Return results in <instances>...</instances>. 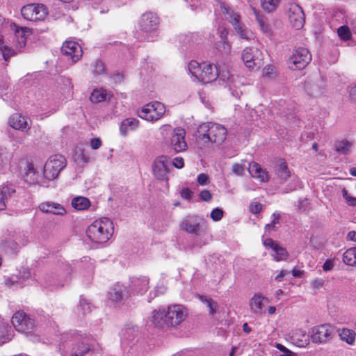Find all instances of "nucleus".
<instances>
[{"instance_id": "1", "label": "nucleus", "mask_w": 356, "mask_h": 356, "mask_svg": "<svg viewBox=\"0 0 356 356\" xmlns=\"http://www.w3.org/2000/svg\"><path fill=\"white\" fill-rule=\"evenodd\" d=\"M227 136V129L221 124L207 122L197 130V143L200 148L209 147L211 144H222Z\"/></svg>"}, {"instance_id": "2", "label": "nucleus", "mask_w": 356, "mask_h": 356, "mask_svg": "<svg viewBox=\"0 0 356 356\" xmlns=\"http://www.w3.org/2000/svg\"><path fill=\"white\" fill-rule=\"evenodd\" d=\"M114 231L113 222L108 218H100L90 225L86 230L88 238L92 242L104 243L112 236Z\"/></svg>"}, {"instance_id": "3", "label": "nucleus", "mask_w": 356, "mask_h": 356, "mask_svg": "<svg viewBox=\"0 0 356 356\" xmlns=\"http://www.w3.org/2000/svg\"><path fill=\"white\" fill-rule=\"evenodd\" d=\"M190 74L197 81L204 83L216 80L218 76V68L211 64L199 63L195 60H191L188 65Z\"/></svg>"}, {"instance_id": "4", "label": "nucleus", "mask_w": 356, "mask_h": 356, "mask_svg": "<svg viewBox=\"0 0 356 356\" xmlns=\"http://www.w3.org/2000/svg\"><path fill=\"white\" fill-rule=\"evenodd\" d=\"M11 322L17 331L24 332L31 341L33 342L39 341V335L33 332L35 328L34 321L28 317L24 312H16L13 315Z\"/></svg>"}, {"instance_id": "5", "label": "nucleus", "mask_w": 356, "mask_h": 356, "mask_svg": "<svg viewBox=\"0 0 356 356\" xmlns=\"http://www.w3.org/2000/svg\"><path fill=\"white\" fill-rule=\"evenodd\" d=\"M166 111L165 105L158 101H153L138 109L137 115L141 119L154 123L161 120Z\"/></svg>"}, {"instance_id": "6", "label": "nucleus", "mask_w": 356, "mask_h": 356, "mask_svg": "<svg viewBox=\"0 0 356 356\" xmlns=\"http://www.w3.org/2000/svg\"><path fill=\"white\" fill-rule=\"evenodd\" d=\"M311 60L312 55L309 50L306 47L300 46L289 56L287 64L291 70H300L304 69Z\"/></svg>"}, {"instance_id": "7", "label": "nucleus", "mask_w": 356, "mask_h": 356, "mask_svg": "<svg viewBox=\"0 0 356 356\" xmlns=\"http://www.w3.org/2000/svg\"><path fill=\"white\" fill-rule=\"evenodd\" d=\"M66 166V160L60 154L50 156L44 166V176L49 180L58 178L60 171Z\"/></svg>"}, {"instance_id": "8", "label": "nucleus", "mask_w": 356, "mask_h": 356, "mask_svg": "<svg viewBox=\"0 0 356 356\" xmlns=\"http://www.w3.org/2000/svg\"><path fill=\"white\" fill-rule=\"evenodd\" d=\"M168 327H177L181 325L187 318V308L181 304L170 305L166 308Z\"/></svg>"}, {"instance_id": "9", "label": "nucleus", "mask_w": 356, "mask_h": 356, "mask_svg": "<svg viewBox=\"0 0 356 356\" xmlns=\"http://www.w3.org/2000/svg\"><path fill=\"white\" fill-rule=\"evenodd\" d=\"M263 58V53L257 46H248L243 51V61L250 70L259 68Z\"/></svg>"}, {"instance_id": "10", "label": "nucleus", "mask_w": 356, "mask_h": 356, "mask_svg": "<svg viewBox=\"0 0 356 356\" xmlns=\"http://www.w3.org/2000/svg\"><path fill=\"white\" fill-rule=\"evenodd\" d=\"M286 9L290 25L297 30L301 29L305 22V13L301 6L296 3H289Z\"/></svg>"}, {"instance_id": "11", "label": "nucleus", "mask_w": 356, "mask_h": 356, "mask_svg": "<svg viewBox=\"0 0 356 356\" xmlns=\"http://www.w3.org/2000/svg\"><path fill=\"white\" fill-rule=\"evenodd\" d=\"M225 11L227 19L233 26L238 36L249 41L252 33L241 22V17L239 13L228 8H225Z\"/></svg>"}, {"instance_id": "12", "label": "nucleus", "mask_w": 356, "mask_h": 356, "mask_svg": "<svg viewBox=\"0 0 356 356\" xmlns=\"http://www.w3.org/2000/svg\"><path fill=\"white\" fill-rule=\"evenodd\" d=\"M22 15L29 21H42L45 19L48 13L47 8L43 4L31 3L22 7Z\"/></svg>"}, {"instance_id": "13", "label": "nucleus", "mask_w": 356, "mask_h": 356, "mask_svg": "<svg viewBox=\"0 0 356 356\" xmlns=\"http://www.w3.org/2000/svg\"><path fill=\"white\" fill-rule=\"evenodd\" d=\"M334 335V329L330 324L314 326L309 330L312 341L315 343H323L330 340Z\"/></svg>"}, {"instance_id": "14", "label": "nucleus", "mask_w": 356, "mask_h": 356, "mask_svg": "<svg viewBox=\"0 0 356 356\" xmlns=\"http://www.w3.org/2000/svg\"><path fill=\"white\" fill-rule=\"evenodd\" d=\"M180 227L189 234L197 235L204 232L207 229L205 222L197 217H187L181 222Z\"/></svg>"}, {"instance_id": "15", "label": "nucleus", "mask_w": 356, "mask_h": 356, "mask_svg": "<svg viewBox=\"0 0 356 356\" xmlns=\"http://www.w3.org/2000/svg\"><path fill=\"white\" fill-rule=\"evenodd\" d=\"M171 163L165 156L156 158L152 164V171L155 177L159 180H166L170 172Z\"/></svg>"}, {"instance_id": "16", "label": "nucleus", "mask_w": 356, "mask_h": 356, "mask_svg": "<svg viewBox=\"0 0 356 356\" xmlns=\"http://www.w3.org/2000/svg\"><path fill=\"white\" fill-rule=\"evenodd\" d=\"M304 88L310 97H318L323 93L325 83L319 76L309 77L304 83Z\"/></svg>"}, {"instance_id": "17", "label": "nucleus", "mask_w": 356, "mask_h": 356, "mask_svg": "<svg viewBox=\"0 0 356 356\" xmlns=\"http://www.w3.org/2000/svg\"><path fill=\"white\" fill-rule=\"evenodd\" d=\"M159 25L158 16L152 13H146L141 16L139 22L140 30L146 33H151L157 30Z\"/></svg>"}, {"instance_id": "18", "label": "nucleus", "mask_w": 356, "mask_h": 356, "mask_svg": "<svg viewBox=\"0 0 356 356\" xmlns=\"http://www.w3.org/2000/svg\"><path fill=\"white\" fill-rule=\"evenodd\" d=\"M263 244L266 248L271 249L274 252L271 256L276 261H284L288 258L289 254L286 250L272 238L265 239Z\"/></svg>"}, {"instance_id": "19", "label": "nucleus", "mask_w": 356, "mask_h": 356, "mask_svg": "<svg viewBox=\"0 0 356 356\" xmlns=\"http://www.w3.org/2000/svg\"><path fill=\"white\" fill-rule=\"evenodd\" d=\"M186 132L184 129L177 127L174 129L170 138V146L176 152L184 151L186 148L185 141Z\"/></svg>"}, {"instance_id": "20", "label": "nucleus", "mask_w": 356, "mask_h": 356, "mask_svg": "<svg viewBox=\"0 0 356 356\" xmlns=\"http://www.w3.org/2000/svg\"><path fill=\"white\" fill-rule=\"evenodd\" d=\"M268 302V300L267 298L259 293L254 294L249 300V307L251 313L258 316H262L265 302Z\"/></svg>"}, {"instance_id": "21", "label": "nucleus", "mask_w": 356, "mask_h": 356, "mask_svg": "<svg viewBox=\"0 0 356 356\" xmlns=\"http://www.w3.org/2000/svg\"><path fill=\"white\" fill-rule=\"evenodd\" d=\"M128 296L127 288L123 284L117 283L113 285L108 293L109 300L115 302H120Z\"/></svg>"}, {"instance_id": "22", "label": "nucleus", "mask_w": 356, "mask_h": 356, "mask_svg": "<svg viewBox=\"0 0 356 356\" xmlns=\"http://www.w3.org/2000/svg\"><path fill=\"white\" fill-rule=\"evenodd\" d=\"M291 338L292 343L299 348L307 347L309 344L311 339L309 334H307L305 331L300 329L294 330Z\"/></svg>"}, {"instance_id": "23", "label": "nucleus", "mask_w": 356, "mask_h": 356, "mask_svg": "<svg viewBox=\"0 0 356 356\" xmlns=\"http://www.w3.org/2000/svg\"><path fill=\"white\" fill-rule=\"evenodd\" d=\"M39 209L46 213L63 216L66 211L64 207L58 203L54 202H46L39 205Z\"/></svg>"}, {"instance_id": "24", "label": "nucleus", "mask_w": 356, "mask_h": 356, "mask_svg": "<svg viewBox=\"0 0 356 356\" xmlns=\"http://www.w3.org/2000/svg\"><path fill=\"white\" fill-rule=\"evenodd\" d=\"M61 53L73 63L77 62L83 55L81 46H61Z\"/></svg>"}, {"instance_id": "25", "label": "nucleus", "mask_w": 356, "mask_h": 356, "mask_svg": "<svg viewBox=\"0 0 356 356\" xmlns=\"http://www.w3.org/2000/svg\"><path fill=\"white\" fill-rule=\"evenodd\" d=\"M149 284V279L147 277H136L131 280V289L134 293L142 295L148 290Z\"/></svg>"}, {"instance_id": "26", "label": "nucleus", "mask_w": 356, "mask_h": 356, "mask_svg": "<svg viewBox=\"0 0 356 356\" xmlns=\"http://www.w3.org/2000/svg\"><path fill=\"white\" fill-rule=\"evenodd\" d=\"M8 123L13 129L23 132H26L30 129V126L25 118L18 113L11 115L9 118Z\"/></svg>"}, {"instance_id": "27", "label": "nucleus", "mask_w": 356, "mask_h": 356, "mask_svg": "<svg viewBox=\"0 0 356 356\" xmlns=\"http://www.w3.org/2000/svg\"><path fill=\"white\" fill-rule=\"evenodd\" d=\"M248 171L250 175L261 182H267L269 180L268 172L263 170L257 163L252 162L249 165Z\"/></svg>"}, {"instance_id": "28", "label": "nucleus", "mask_w": 356, "mask_h": 356, "mask_svg": "<svg viewBox=\"0 0 356 356\" xmlns=\"http://www.w3.org/2000/svg\"><path fill=\"white\" fill-rule=\"evenodd\" d=\"M167 312L166 309H155L152 312L151 316L149 317V321L155 327L167 326Z\"/></svg>"}, {"instance_id": "29", "label": "nucleus", "mask_w": 356, "mask_h": 356, "mask_svg": "<svg viewBox=\"0 0 356 356\" xmlns=\"http://www.w3.org/2000/svg\"><path fill=\"white\" fill-rule=\"evenodd\" d=\"M275 174L276 178L281 182L286 181L291 176V172L284 160H279L275 166Z\"/></svg>"}, {"instance_id": "30", "label": "nucleus", "mask_w": 356, "mask_h": 356, "mask_svg": "<svg viewBox=\"0 0 356 356\" xmlns=\"http://www.w3.org/2000/svg\"><path fill=\"white\" fill-rule=\"evenodd\" d=\"M252 10L255 16L256 20L258 22L261 31L268 36L271 35L272 30L270 24L268 22V19L264 15L261 13L255 8L252 7Z\"/></svg>"}, {"instance_id": "31", "label": "nucleus", "mask_w": 356, "mask_h": 356, "mask_svg": "<svg viewBox=\"0 0 356 356\" xmlns=\"http://www.w3.org/2000/svg\"><path fill=\"white\" fill-rule=\"evenodd\" d=\"M111 94L103 88H97L90 93V100L92 104H99L110 99Z\"/></svg>"}, {"instance_id": "32", "label": "nucleus", "mask_w": 356, "mask_h": 356, "mask_svg": "<svg viewBox=\"0 0 356 356\" xmlns=\"http://www.w3.org/2000/svg\"><path fill=\"white\" fill-rule=\"evenodd\" d=\"M138 126V120L134 118H127L124 119L121 123L120 131L124 136H126L129 131H134L136 129Z\"/></svg>"}, {"instance_id": "33", "label": "nucleus", "mask_w": 356, "mask_h": 356, "mask_svg": "<svg viewBox=\"0 0 356 356\" xmlns=\"http://www.w3.org/2000/svg\"><path fill=\"white\" fill-rule=\"evenodd\" d=\"M13 26L15 27V35L19 44H25L27 37L31 33V29L27 27L17 26L15 24H13Z\"/></svg>"}, {"instance_id": "34", "label": "nucleus", "mask_w": 356, "mask_h": 356, "mask_svg": "<svg viewBox=\"0 0 356 356\" xmlns=\"http://www.w3.org/2000/svg\"><path fill=\"white\" fill-rule=\"evenodd\" d=\"M72 206L79 211L86 210L90 207V202L87 197L79 196L72 199Z\"/></svg>"}, {"instance_id": "35", "label": "nucleus", "mask_w": 356, "mask_h": 356, "mask_svg": "<svg viewBox=\"0 0 356 356\" xmlns=\"http://www.w3.org/2000/svg\"><path fill=\"white\" fill-rule=\"evenodd\" d=\"M260 6L264 12H275L280 4L281 0H259Z\"/></svg>"}, {"instance_id": "36", "label": "nucleus", "mask_w": 356, "mask_h": 356, "mask_svg": "<svg viewBox=\"0 0 356 356\" xmlns=\"http://www.w3.org/2000/svg\"><path fill=\"white\" fill-rule=\"evenodd\" d=\"M340 339L350 345H353L355 341L356 334L354 330L343 328L339 331Z\"/></svg>"}, {"instance_id": "37", "label": "nucleus", "mask_w": 356, "mask_h": 356, "mask_svg": "<svg viewBox=\"0 0 356 356\" xmlns=\"http://www.w3.org/2000/svg\"><path fill=\"white\" fill-rule=\"evenodd\" d=\"M353 147V143L348 140L337 141L334 144V149L341 154H346L350 152Z\"/></svg>"}, {"instance_id": "38", "label": "nucleus", "mask_w": 356, "mask_h": 356, "mask_svg": "<svg viewBox=\"0 0 356 356\" xmlns=\"http://www.w3.org/2000/svg\"><path fill=\"white\" fill-rule=\"evenodd\" d=\"M93 76L98 78L106 74V68L104 63L101 60H97L90 66Z\"/></svg>"}, {"instance_id": "39", "label": "nucleus", "mask_w": 356, "mask_h": 356, "mask_svg": "<svg viewBox=\"0 0 356 356\" xmlns=\"http://www.w3.org/2000/svg\"><path fill=\"white\" fill-rule=\"evenodd\" d=\"M343 261L348 266H356V247L349 248L343 253Z\"/></svg>"}, {"instance_id": "40", "label": "nucleus", "mask_w": 356, "mask_h": 356, "mask_svg": "<svg viewBox=\"0 0 356 356\" xmlns=\"http://www.w3.org/2000/svg\"><path fill=\"white\" fill-rule=\"evenodd\" d=\"M200 300L204 303L209 310L210 315H214L218 308V303L211 298L205 296H200Z\"/></svg>"}, {"instance_id": "41", "label": "nucleus", "mask_w": 356, "mask_h": 356, "mask_svg": "<svg viewBox=\"0 0 356 356\" xmlns=\"http://www.w3.org/2000/svg\"><path fill=\"white\" fill-rule=\"evenodd\" d=\"M90 350L89 345L85 342L77 343L74 348L71 356H83Z\"/></svg>"}, {"instance_id": "42", "label": "nucleus", "mask_w": 356, "mask_h": 356, "mask_svg": "<svg viewBox=\"0 0 356 356\" xmlns=\"http://www.w3.org/2000/svg\"><path fill=\"white\" fill-rule=\"evenodd\" d=\"M25 177H26V181L29 183L34 184L37 181L36 171L31 163H28L26 165Z\"/></svg>"}, {"instance_id": "43", "label": "nucleus", "mask_w": 356, "mask_h": 356, "mask_svg": "<svg viewBox=\"0 0 356 356\" xmlns=\"http://www.w3.org/2000/svg\"><path fill=\"white\" fill-rule=\"evenodd\" d=\"M337 34L343 41H348L351 39L350 29L348 26L343 25L338 28Z\"/></svg>"}, {"instance_id": "44", "label": "nucleus", "mask_w": 356, "mask_h": 356, "mask_svg": "<svg viewBox=\"0 0 356 356\" xmlns=\"http://www.w3.org/2000/svg\"><path fill=\"white\" fill-rule=\"evenodd\" d=\"M0 53L6 61L8 58L17 54V50L14 49L12 46H0Z\"/></svg>"}, {"instance_id": "45", "label": "nucleus", "mask_w": 356, "mask_h": 356, "mask_svg": "<svg viewBox=\"0 0 356 356\" xmlns=\"http://www.w3.org/2000/svg\"><path fill=\"white\" fill-rule=\"evenodd\" d=\"M263 76L268 79H275L277 74L275 67L271 65L266 66L262 71Z\"/></svg>"}, {"instance_id": "46", "label": "nucleus", "mask_w": 356, "mask_h": 356, "mask_svg": "<svg viewBox=\"0 0 356 356\" xmlns=\"http://www.w3.org/2000/svg\"><path fill=\"white\" fill-rule=\"evenodd\" d=\"M272 218L273 219H272L271 222L266 224L264 227L265 231L266 232H270L275 229L276 225L279 224V222H280V215L279 213H274L272 215Z\"/></svg>"}, {"instance_id": "47", "label": "nucleus", "mask_w": 356, "mask_h": 356, "mask_svg": "<svg viewBox=\"0 0 356 356\" xmlns=\"http://www.w3.org/2000/svg\"><path fill=\"white\" fill-rule=\"evenodd\" d=\"M245 165L243 163H234L232 166V172L236 176L242 177L245 172Z\"/></svg>"}, {"instance_id": "48", "label": "nucleus", "mask_w": 356, "mask_h": 356, "mask_svg": "<svg viewBox=\"0 0 356 356\" xmlns=\"http://www.w3.org/2000/svg\"><path fill=\"white\" fill-rule=\"evenodd\" d=\"M342 195L345 199L346 202L352 207L356 206V197H353L348 193V191L346 188H343L342 190Z\"/></svg>"}, {"instance_id": "49", "label": "nucleus", "mask_w": 356, "mask_h": 356, "mask_svg": "<svg viewBox=\"0 0 356 356\" xmlns=\"http://www.w3.org/2000/svg\"><path fill=\"white\" fill-rule=\"evenodd\" d=\"M78 309L81 311L83 314L89 313L91 311L90 304L85 299H81Z\"/></svg>"}, {"instance_id": "50", "label": "nucleus", "mask_w": 356, "mask_h": 356, "mask_svg": "<svg viewBox=\"0 0 356 356\" xmlns=\"http://www.w3.org/2000/svg\"><path fill=\"white\" fill-rule=\"evenodd\" d=\"M221 80L225 82L232 83L234 81L233 76H231L229 71H218V76Z\"/></svg>"}, {"instance_id": "51", "label": "nucleus", "mask_w": 356, "mask_h": 356, "mask_svg": "<svg viewBox=\"0 0 356 356\" xmlns=\"http://www.w3.org/2000/svg\"><path fill=\"white\" fill-rule=\"evenodd\" d=\"M223 211L221 209L216 208L211 212V218L213 221H219L223 217Z\"/></svg>"}, {"instance_id": "52", "label": "nucleus", "mask_w": 356, "mask_h": 356, "mask_svg": "<svg viewBox=\"0 0 356 356\" xmlns=\"http://www.w3.org/2000/svg\"><path fill=\"white\" fill-rule=\"evenodd\" d=\"M9 188L8 187H3L0 188V210H3L6 208L4 202L5 197L8 193Z\"/></svg>"}, {"instance_id": "53", "label": "nucleus", "mask_w": 356, "mask_h": 356, "mask_svg": "<svg viewBox=\"0 0 356 356\" xmlns=\"http://www.w3.org/2000/svg\"><path fill=\"white\" fill-rule=\"evenodd\" d=\"M263 205L258 202H252L250 204V211L252 213L257 214L261 211Z\"/></svg>"}, {"instance_id": "54", "label": "nucleus", "mask_w": 356, "mask_h": 356, "mask_svg": "<svg viewBox=\"0 0 356 356\" xmlns=\"http://www.w3.org/2000/svg\"><path fill=\"white\" fill-rule=\"evenodd\" d=\"M335 266L334 259H327L323 264L322 268L324 271H331Z\"/></svg>"}, {"instance_id": "55", "label": "nucleus", "mask_w": 356, "mask_h": 356, "mask_svg": "<svg viewBox=\"0 0 356 356\" xmlns=\"http://www.w3.org/2000/svg\"><path fill=\"white\" fill-rule=\"evenodd\" d=\"M197 183L201 186H204L209 182V176L207 174L201 173L197 177Z\"/></svg>"}, {"instance_id": "56", "label": "nucleus", "mask_w": 356, "mask_h": 356, "mask_svg": "<svg viewBox=\"0 0 356 356\" xmlns=\"http://www.w3.org/2000/svg\"><path fill=\"white\" fill-rule=\"evenodd\" d=\"M200 197L202 201L209 202L212 198L211 192L208 190H203L200 193Z\"/></svg>"}, {"instance_id": "57", "label": "nucleus", "mask_w": 356, "mask_h": 356, "mask_svg": "<svg viewBox=\"0 0 356 356\" xmlns=\"http://www.w3.org/2000/svg\"><path fill=\"white\" fill-rule=\"evenodd\" d=\"M102 145V140L99 138H92L90 140V147L92 149H97Z\"/></svg>"}, {"instance_id": "58", "label": "nucleus", "mask_w": 356, "mask_h": 356, "mask_svg": "<svg viewBox=\"0 0 356 356\" xmlns=\"http://www.w3.org/2000/svg\"><path fill=\"white\" fill-rule=\"evenodd\" d=\"M171 126L170 124H163L159 128V131L163 136H165L171 131Z\"/></svg>"}, {"instance_id": "59", "label": "nucleus", "mask_w": 356, "mask_h": 356, "mask_svg": "<svg viewBox=\"0 0 356 356\" xmlns=\"http://www.w3.org/2000/svg\"><path fill=\"white\" fill-rule=\"evenodd\" d=\"M172 164L177 168H182L184 165V159L181 157H176L174 159Z\"/></svg>"}, {"instance_id": "60", "label": "nucleus", "mask_w": 356, "mask_h": 356, "mask_svg": "<svg viewBox=\"0 0 356 356\" xmlns=\"http://www.w3.org/2000/svg\"><path fill=\"white\" fill-rule=\"evenodd\" d=\"M79 42H81L79 39H77L76 38H70L65 40L63 44H79Z\"/></svg>"}, {"instance_id": "61", "label": "nucleus", "mask_w": 356, "mask_h": 356, "mask_svg": "<svg viewBox=\"0 0 356 356\" xmlns=\"http://www.w3.org/2000/svg\"><path fill=\"white\" fill-rule=\"evenodd\" d=\"M191 191L188 188H184L181 192V195L186 200H189L191 197Z\"/></svg>"}, {"instance_id": "62", "label": "nucleus", "mask_w": 356, "mask_h": 356, "mask_svg": "<svg viewBox=\"0 0 356 356\" xmlns=\"http://www.w3.org/2000/svg\"><path fill=\"white\" fill-rule=\"evenodd\" d=\"M347 240L356 242V232L350 231L347 234Z\"/></svg>"}, {"instance_id": "63", "label": "nucleus", "mask_w": 356, "mask_h": 356, "mask_svg": "<svg viewBox=\"0 0 356 356\" xmlns=\"http://www.w3.org/2000/svg\"><path fill=\"white\" fill-rule=\"evenodd\" d=\"M288 274L286 270H282L280 272V273L275 277V280L277 282H281L286 275Z\"/></svg>"}, {"instance_id": "64", "label": "nucleus", "mask_w": 356, "mask_h": 356, "mask_svg": "<svg viewBox=\"0 0 356 356\" xmlns=\"http://www.w3.org/2000/svg\"><path fill=\"white\" fill-rule=\"evenodd\" d=\"M350 26L353 32L356 34V17L352 19Z\"/></svg>"}]
</instances>
